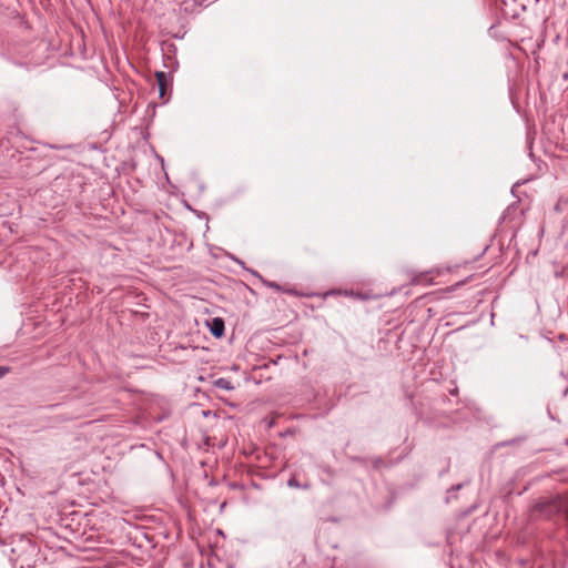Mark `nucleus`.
<instances>
[{
	"label": "nucleus",
	"instance_id": "4",
	"mask_svg": "<svg viewBox=\"0 0 568 568\" xmlns=\"http://www.w3.org/2000/svg\"><path fill=\"white\" fill-rule=\"evenodd\" d=\"M210 333L215 338H221L225 333V323L222 317H214L211 321L206 322Z\"/></svg>",
	"mask_w": 568,
	"mask_h": 568
},
{
	"label": "nucleus",
	"instance_id": "16",
	"mask_svg": "<svg viewBox=\"0 0 568 568\" xmlns=\"http://www.w3.org/2000/svg\"><path fill=\"white\" fill-rule=\"evenodd\" d=\"M460 485H457L456 487H453V489H459Z\"/></svg>",
	"mask_w": 568,
	"mask_h": 568
},
{
	"label": "nucleus",
	"instance_id": "1",
	"mask_svg": "<svg viewBox=\"0 0 568 568\" xmlns=\"http://www.w3.org/2000/svg\"><path fill=\"white\" fill-rule=\"evenodd\" d=\"M38 555L39 547L32 539L23 535L12 539L10 560L14 566L32 568L37 562Z\"/></svg>",
	"mask_w": 568,
	"mask_h": 568
},
{
	"label": "nucleus",
	"instance_id": "17",
	"mask_svg": "<svg viewBox=\"0 0 568 568\" xmlns=\"http://www.w3.org/2000/svg\"><path fill=\"white\" fill-rule=\"evenodd\" d=\"M566 445H568V438L566 439Z\"/></svg>",
	"mask_w": 568,
	"mask_h": 568
},
{
	"label": "nucleus",
	"instance_id": "2",
	"mask_svg": "<svg viewBox=\"0 0 568 568\" xmlns=\"http://www.w3.org/2000/svg\"><path fill=\"white\" fill-rule=\"evenodd\" d=\"M534 509L547 519L558 517L568 525V491L540 499Z\"/></svg>",
	"mask_w": 568,
	"mask_h": 568
},
{
	"label": "nucleus",
	"instance_id": "9",
	"mask_svg": "<svg viewBox=\"0 0 568 568\" xmlns=\"http://www.w3.org/2000/svg\"><path fill=\"white\" fill-rule=\"evenodd\" d=\"M372 466L375 470H382L385 467H388V464L382 457H373L371 458Z\"/></svg>",
	"mask_w": 568,
	"mask_h": 568
},
{
	"label": "nucleus",
	"instance_id": "7",
	"mask_svg": "<svg viewBox=\"0 0 568 568\" xmlns=\"http://www.w3.org/2000/svg\"><path fill=\"white\" fill-rule=\"evenodd\" d=\"M213 384L215 387L221 388V389H225V390L234 389L232 382L224 377H220V378L215 379Z\"/></svg>",
	"mask_w": 568,
	"mask_h": 568
},
{
	"label": "nucleus",
	"instance_id": "8",
	"mask_svg": "<svg viewBox=\"0 0 568 568\" xmlns=\"http://www.w3.org/2000/svg\"><path fill=\"white\" fill-rule=\"evenodd\" d=\"M287 485L291 488H302V489H310L311 488V484L310 483L301 484L295 475L291 476V478L287 481Z\"/></svg>",
	"mask_w": 568,
	"mask_h": 568
},
{
	"label": "nucleus",
	"instance_id": "15",
	"mask_svg": "<svg viewBox=\"0 0 568 568\" xmlns=\"http://www.w3.org/2000/svg\"><path fill=\"white\" fill-rule=\"evenodd\" d=\"M564 394L567 396L568 395V387L565 389Z\"/></svg>",
	"mask_w": 568,
	"mask_h": 568
},
{
	"label": "nucleus",
	"instance_id": "12",
	"mask_svg": "<svg viewBox=\"0 0 568 568\" xmlns=\"http://www.w3.org/2000/svg\"><path fill=\"white\" fill-rule=\"evenodd\" d=\"M520 440H523V438L517 439V442H520ZM515 442H516V439H513V440H509V442H505L503 445L507 446V445H510V444H513Z\"/></svg>",
	"mask_w": 568,
	"mask_h": 568
},
{
	"label": "nucleus",
	"instance_id": "14",
	"mask_svg": "<svg viewBox=\"0 0 568 568\" xmlns=\"http://www.w3.org/2000/svg\"><path fill=\"white\" fill-rule=\"evenodd\" d=\"M325 470H326V473H327V474H332V471H331V468H329V467H327V469H325Z\"/></svg>",
	"mask_w": 568,
	"mask_h": 568
},
{
	"label": "nucleus",
	"instance_id": "5",
	"mask_svg": "<svg viewBox=\"0 0 568 568\" xmlns=\"http://www.w3.org/2000/svg\"><path fill=\"white\" fill-rule=\"evenodd\" d=\"M253 274L258 276L261 278L262 283L265 286L270 287V288H273V290H275L277 292H283V293H286V294H290V295H297V292H296L295 288H285V287L281 286L276 282L263 278L257 272H253Z\"/></svg>",
	"mask_w": 568,
	"mask_h": 568
},
{
	"label": "nucleus",
	"instance_id": "13",
	"mask_svg": "<svg viewBox=\"0 0 568 568\" xmlns=\"http://www.w3.org/2000/svg\"><path fill=\"white\" fill-rule=\"evenodd\" d=\"M328 294H331V295L341 294V291L332 290Z\"/></svg>",
	"mask_w": 568,
	"mask_h": 568
},
{
	"label": "nucleus",
	"instance_id": "6",
	"mask_svg": "<svg viewBox=\"0 0 568 568\" xmlns=\"http://www.w3.org/2000/svg\"><path fill=\"white\" fill-rule=\"evenodd\" d=\"M517 0H503V7L500 8L503 14L506 18L517 19L520 16V11L517 9L508 10L510 3H516Z\"/></svg>",
	"mask_w": 568,
	"mask_h": 568
},
{
	"label": "nucleus",
	"instance_id": "11",
	"mask_svg": "<svg viewBox=\"0 0 568 568\" xmlns=\"http://www.w3.org/2000/svg\"><path fill=\"white\" fill-rule=\"evenodd\" d=\"M10 372V367L0 365V378Z\"/></svg>",
	"mask_w": 568,
	"mask_h": 568
},
{
	"label": "nucleus",
	"instance_id": "3",
	"mask_svg": "<svg viewBox=\"0 0 568 568\" xmlns=\"http://www.w3.org/2000/svg\"><path fill=\"white\" fill-rule=\"evenodd\" d=\"M155 79L159 87L160 99L168 101L172 92V81L170 74L164 71H156Z\"/></svg>",
	"mask_w": 568,
	"mask_h": 568
},
{
	"label": "nucleus",
	"instance_id": "10",
	"mask_svg": "<svg viewBox=\"0 0 568 568\" xmlns=\"http://www.w3.org/2000/svg\"><path fill=\"white\" fill-rule=\"evenodd\" d=\"M352 460L355 462V463H358L361 465H364L367 459L364 458V457H361V456H355V457H352Z\"/></svg>",
	"mask_w": 568,
	"mask_h": 568
}]
</instances>
